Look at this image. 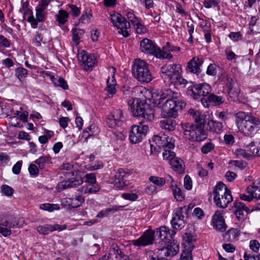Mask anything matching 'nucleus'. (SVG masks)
Masks as SVG:
<instances>
[{"instance_id":"1","label":"nucleus","mask_w":260,"mask_h":260,"mask_svg":"<svg viewBox=\"0 0 260 260\" xmlns=\"http://www.w3.org/2000/svg\"><path fill=\"white\" fill-rule=\"evenodd\" d=\"M178 93L170 88L165 87L160 91L155 90L152 93L153 103L161 107V116L164 118L176 117L179 110L185 107L186 104L177 99Z\"/></svg>"},{"instance_id":"2","label":"nucleus","mask_w":260,"mask_h":260,"mask_svg":"<svg viewBox=\"0 0 260 260\" xmlns=\"http://www.w3.org/2000/svg\"><path fill=\"white\" fill-rule=\"evenodd\" d=\"M128 104V110L134 116L142 117L149 121L154 119V110L145 101L140 99H131Z\"/></svg>"},{"instance_id":"3","label":"nucleus","mask_w":260,"mask_h":260,"mask_svg":"<svg viewBox=\"0 0 260 260\" xmlns=\"http://www.w3.org/2000/svg\"><path fill=\"white\" fill-rule=\"evenodd\" d=\"M206 122H198L196 124L185 123L181 124L185 138L191 142H200L207 138V133L204 130Z\"/></svg>"},{"instance_id":"4","label":"nucleus","mask_w":260,"mask_h":260,"mask_svg":"<svg viewBox=\"0 0 260 260\" xmlns=\"http://www.w3.org/2000/svg\"><path fill=\"white\" fill-rule=\"evenodd\" d=\"M149 64L145 61L137 58L135 59L132 66V73L134 77L142 83H148L152 80V75L149 69Z\"/></svg>"},{"instance_id":"5","label":"nucleus","mask_w":260,"mask_h":260,"mask_svg":"<svg viewBox=\"0 0 260 260\" xmlns=\"http://www.w3.org/2000/svg\"><path fill=\"white\" fill-rule=\"evenodd\" d=\"M160 72L162 77L165 79L168 78L171 83L185 84L187 83V81L181 76V67L180 64H173L163 66L161 68Z\"/></svg>"},{"instance_id":"6","label":"nucleus","mask_w":260,"mask_h":260,"mask_svg":"<svg viewBox=\"0 0 260 260\" xmlns=\"http://www.w3.org/2000/svg\"><path fill=\"white\" fill-rule=\"evenodd\" d=\"M66 174L69 177L72 176V178L59 182L56 186V189L58 191H60L68 188L76 187L82 184L83 182V178L81 176L80 171H76L68 172Z\"/></svg>"},{"instance_id":"7","label":"nucleus","mask_w":260,"mask_h":260,"mask_svg":"<svg viewBox=\"0 0 260 260\" xmlns=\"http://www.w3.org/2000/svg\"><path fill=\"white\" fill-rule=\"evenodd\" d=\"M189 210L186 206L176 208L174 211L173 217L171 221L172 228L174 230H181L185 226V220L184 217H187Z\"/></svg>"},{"instance_id":"8","label":"nucleus","mask_w":260,"mask_h":260,"mask_svg":"<svg viewBox=\"0 0 260 260\" xmlns=\"http://www.w3.org/2000/svg\"><path fill=\"white\" fill-rule=\"evenodd\" d=\"M144 123L140 122L139 125H134L131 127L129 139L133 144L141 142L146 136L149 127L147 125L144 124Z\"/></svg>"},{"instance_id":"9","label":"nucleus","mask_w":260,"mask_h":260,"mask_svg":"<svg viewBox=\"0 0 260 260\" xmlns=\"http://www.w3.org/2000/svg\"><path fill=\"white\" fill-rule=\"evenodd\" d=\"M211 92V87L207 83L196 84L188 88V93L194 100L201 101L202 98H205L209 95Z\"/></svg>"},{"instance_id":"10","label":"nucleus","mask_w":260,"mask_h":260,"mask_svg":"<svg viewBox=\"0 0 260 260\" xmlns=\"http://www.w3.org/2000/svg\"><path fill=\"white\" fill-rule=\"evenodd\" d=\"M111 21L114 26L118 29H120L119 33H121L125 38L129 36L128 31L123 30V29H127L130 27V23L126 19L122 17L120 14L117 13L111 15Z\"/></svg>"},{"instance_id":"11","label":"nucleus","mask_w":260,"mask_h":260,"mask_svg":"<svg viewBox=\"0 0 260 260\" xmlns=\"http://www.w3.org/2000/svg\"><path fill=\"white\" fill-rule=\"evenodd\" d=\"M247 119L241 127V131L244 135L252 136L260 129V118L253 116Z\"/></svg>"},{"instance_id":"12","label":"nucleus","mask_w":260,"mask_h":260,"mask_svg":"<svg viewBox=\"0 0 260 260\" xmlns=\"http://www.w3.org/2000/svg\"><path fill=\"white\" fill-rule=\"evenodd\" d=\"M24 223L21 218H17L10 215H0V225L10 229L20 228Z\"/></svg>"},{"instance_id":"13","label":"nucleus","mask_w":260,"mask_h":260,"mask_svg":"<svg viewBox=\"0 0 260 260\" xmlns=\"http://www.w3.org/2000/svg\"><path fill=\"white\" fill-rule=\"evenodd\" d=\"M155 232L151 230H146L138 239L132 241L133 244L136 246L144 247L153 243L154 240Z\"/></svg>"},{"instance_id":"14","label":"nucleus","mask_w":260,"mask_h":260,"mask_svg":"<svg viewBox=\"0 0 260 260\" xmlns=\"http://www.w3.org/2000/svg\"><path fill=\"white\" fill-rule=\"evenodd\" d=\"M79 60L82 62V66L86 71L91 70L93 67L95 58L91 54H88L86 51L81 50L78 54Z\"/></svg>"},{"instance_id":"15","label":"nucleus","mask_w":260,"mask_h":260,"mask_svg":"<svg viewBox=\"0 0 260 260\" xmlns=\"http://www.w3.org/2000/svg\"><path fill=\"white\" fill-rule=\"evenodd\" d=\"M176 233L174 230L171 231L169 228L161 226L156 229V236L159 237V243L165 244L172 241Z\"/></svg>"},{"instance_id":"16","label":"nucleus","mask_w":260,"mask_h":260,"mask_svg":"<svg viewBox=\"0 0 260 260\" xmlns=\"http://www.w3.org/2000/svg\"><path fill=\"white\" fill-rule=\"evenodd\" d=\"M140 47L142 52L146 53L152 54L156 56L157 50L160 48L151 40L147 39H143L140 43Z\"/></svg>"},{"instance_id":"17","label":"nucleus","mask_w":260,"mask_h":260,"mask_svg":"<svg viewBox=\"0 0 260 260\" xmlns=\"http://www.w3.org/2000/svg\"><path fill=\"white\" fill-rule=\"evenodd\" d=\"M233 211L239 221L243 220L245 217V213H248L249 209L245 204L239 200H236L233 204Z\"/></svg>"},{"instance_id":"18","label":"nucleus","mask_w":260,"mask_h":260,"mask_svg":"<svg viewBox=\"0 0 260 260\" xmlns=\"http://www.w3.org/2000/svg\"><path fill=\"white\" fill-rule=\"evenodd\" d=\"M222 211L217 210L212 217V222L214 228L220 232L226 230V225L222 216Z\"/></svg>"},{"instance_id":"19","label":"nucleus","mask_w":260,"mask_h":260,"mask_svg":"<svg viewBox=\"0 0 260 260\" xmlns=\"http://www.w3.org/2000/svg\"><path fill=\"white\" fill-rule=\"evenodd\" d=\"M217 198L216 201L214 200V202L218 207L221 208H226L228 205L233 200L231 191L228 188L226 189V191H224L223 194L219 196Z\"/></svg>"},{"instance_id":"20","label":"nucleus","mask_w":260,"mask_h":260,"mask_svg":"<svg viewBox=\"0 0 260 260\" xmlns=\"http://www.w3.org/2000/svg\"><path fill=\"white\" fill-rule=\"evenodd\" d=\"M67 228V225L66 224H63L62 225L60 224H45L38 226L37 228V230L40 234L47 235L50 232L57 230L61 231L63 230H66Z\"/></svg>"},{"instance_id":"21","label":"nucleus","mask_w":260,"mask_h":260,"mask_svg":"<svg viewBox=\"0 0 260 260\" xmlns=\"http://www.w3.org/2000/svg\"><path fill=\"white\" fill-rule=\"evenodd\" d=\"M204 62L202 58L194 57L187 63V70L190 73H194L197 75L201 72L200 67Z\"/></svg>"},{"instance_id":"22","label":"nucleus","mask_w":260,"mask_h":260,"mask_svg":"<svg viewBox=\"0 0 260 260\" xmlns=\"http://www.w3.org/2000/svg\"><path fill=\"white\" fill-rule=\"evenodd\" d=\"M162 250H166L165 254L169 256H173L177 254L179 250V245L177 241L173 239L172 241L167 243H161Z\"/></svg>"},{"instance_id":"23","label":"nucleus","mask_w":260,"mask_h":260,"mask_svg":"<svg viewBox=\"0 0 260 260\" xmlns=\"http://www.w3.org/2000/svg\"><path fill=\"white\" fill-rule=\"evenodd\" d=\"M122 117V111L120 109L115 110L109 115L107 120V124L110 127H114L118 125Z\"/></svg>"},{"instance_id":"24","label":"nucleus","mask_w":260,"mask_h":260,"mask_svg":"<svg viewBox=\"0 0 260 260\" xmlns=\"http://www.w3.org/2000/svg\"><path fill=\"white\" fill-rule=\"evenodd\" d=\"M126 175L125 171L123 169H119L114 175V185L119 189H123L126 185L124 178Z\"/></svg>"},{"instance_id":"25","label":"nucleus","mask_w":260,"mask_h":260,"mask_svg":"<svg viewBox=\"0 0 260 260\" xmlns=\"http://www.w3.org/2000/svg\"><path fill=\"white\" fill-rule=\"evenodd\" d=\"M201 102L204 107H207L210 104L213 105H219L223 103L224 100L222 96L211 93L206 98H202Z\"/></svg>"},{"instance_id":"26","label":"nucleus","mask_w":260,"mask_h":260,"mask_svg":"<svg viewBox=\"0 0 260 260\" xmlns=\"http://www.w3.org/2000/svg\"><path fill=\"white\" fill-rule=\"evenodd\" d=\"M170 164L174 168L175 171L179 173H183L184 172V169L183 166V160L179 158L173 156L172 159H170Z\"/></svg>"},{"instance_id":"27","label":"nucleus","mask_w":260,"mask_h":260,"mask_svg":"<svg viewBox=\"0 0 260 260\" xmlns=\"http://www.w3.org/2000/svg\"><path fill=\"white\" fill-rule=\"evenodd\" d=\"M187 112L190 116H192V117L196 123L197 124L198 122H201V123L206 122L205 119L206 116L204 114H203L201 112L196 111L193 109H189Z\"/></svg>"},{"instance_id":"28","label":"nucleus","mask_w":260,"mask_h":260,"mask_svg":"<svg viewBox=\"0 0 260 260\" xmlns=\"http://www.w3.org/2000/svg\"><path fill=\"white\" fill-rule=\"evenodd\" d=\"M207 126L210 132L216 134L220 133L223 128V124L222 122L213 119L208 121Z\"/></svg>"},{"instance_id":"29","label":"nucleus","mask_w":260,"mask_h":260,"mask_svg":"<svg viewBox=\"0 0 260 260\" xmlns=\"http://www.w3.org/2000/svg\"><path fill=\"white\" fill-rule=\"evenodd\" d=\"M240 230L237 229L231 228L223 235V238L226 242L232 241L240 236Z\"/></svg>"},{"instance_id":"30","label":"nucleus","mask_w":260,"mask_h":260,"mask_svg":"<svg viewBox=\"0 0 260 260\" xmlns=\"http://www.w3.org/2000/svg\"><path fill=\"white\" fill-rule=\"evenodd\" d=\"M100 189V186L98 183L89 184L84 185L78 189L79 191L84 193H94L99 191Z\"/></svg>"},{"instance_id":"31","label":"nucleus","mask_w":260,"mask_h":260,"mask_svg":"<svg viewBox=\"0 0 260 260\" xmlns=\"http://www.w3.org/2000/svg\"><path fill=\"white\" fill-rule=\"evenodd\" d=\"M175 121L172 119H167L162 120L160 121L159 126L162 129L168 131V132L173 131L176 126Z\"/></svg>"},{"instance_id":"32","label":"nucleus","mask_w":260,"mask_h":260,"mask_svg":"<svg viewBox=\"0 0 260 260\" xmlns=\"http://www.w3.org/2000/svg\"><path fill=\"white\" fill-rule=\"evenodd\" d=\"M160 144H158L157 146V150L161 148L172 149H173L175 146L174 144L171 142V139L164 134L162 135V139L160 142Z\"/></svg>"},{"instance_id":"33","label":"nucleus","mask_w":260,"mask_h":260,"mask_svg":"<svg viewBox=\"0 0 260 260\" xmlns=\"http://www.w3.org/2000/svg\"><path fill=\"white\" fill-rule=\"evenodd\" d=\"M226 186L222 182H218L215 186L213 193L214 194V200H216L219 196L223 194L226 189Z\"/></svg>"},{"instance_id":"34","label":"nucleus","mask_w":260,"mask_h":260,"mask_svg":"<svg viewBox=\"0 0 260 260\" xmlns=\"http://www.w3.org/2000/svg\"><path fill=\"white\" fill-rule=\"evenodd\" d=\"M67 203L69 204L71 208H76L84 202V198L82 196H76L75 198L68 199Z\"/></svg>"},{"instance_id":"35","label":"nucleus","mask_w":260,"mask_h":260,"mask_svg":"<svg viewBox=\"0 0 260 260\" xmlns=\"http://www.w3.org/2000/svg\"><path fill=\"white\" fill-rule=\"evenodd\" d=\"M170 188L172 189L174 198L179 201H182L185 198V194L181 189L177 185H171Z\"/></svg>"},{"instance_id":"36","label":"nucleus","mask_w":260,"mask_h":260,"mask_svg":"<svg viewBox=\"0 0 260 260\" xmlns=\"http://www.w3.org/2000/svg\"><path fill=\"white\" fill-rule=\"evenodd\" d=\"M253 116L251 113H245L244 112H239L236 115V117L237 119H239L240 121L239 127H241L244 125V122L248 121V118H251Z\"/></svg>"},{"instance_id":"37","label":"nucleus","mask_w":260,"mask_h":260,"mask_svg":"<svg viewBox=\"0 0 260 260\" xmlns=\"http://www.w3.org/2000/svg\"><path fill=\"white\" fill-rule=\"evenodd\" d=\"M35 162L37 164L41 169H43L46 164L51 163L50 157L48 156H42L35 161Z\"/></svg>"},{"instance_id":"38","label":"nucleus","mask_w":260,"mask_h":260,"mask_svg":"<svg viewBox=\"0 0 260 260\" xmlns=\"http://www.w3.org/2000/svg\"><path fill=\"white\" fill-rule=\"evenodd\" d=\"M110 252H112L113 253V257L115 256V259L119 260L118 258H121L124 256V254L121 251V249L116 244H112L111 245V249Z\"/></svg>"},{"instance_id":"39","label":"nucleus","mask_w":260,"mask_h":260,"mask_svg":"<svg viewBox=\"0 0 260 260\" xmlns=\"http://www.w3.org/2000/svg\"><path fill=\"white\" fill-rule=\"evenodd\" d=\"M51 79L53 83L57 86H59L63 89L66 90L68 89V85L67 82L62 78H55L53 76L51 77Z\"/></svg>"},{"instance_id":"40","label":"nucleus","mask_w":260,"mask_h":260,"mask_svg":"<svg viewBox=\"0 0 260 260\" xmlns=\"http://www.w3.org/2000/svg\"><path fill=\"white\" fill-rule=\"evenodd\" d=\"M57 17L56 20L60 24H64L67 21V18L69 17V13L67 11L64 10H60L58 13L56 15Z\"/></svg>"},{"instance_id":"41","label":"nucleus","mask_w":260,"mask_h":260,"mask_svg":"<svg viewBox=\"0 0 260 260\" xmlns=\"http://www.w3.org/2000/svg\"><path fill=\"white\" fill-rule=\"evenodd\" d=\"M72 31L73 41L78 45L79 43L80 39L83 36L85 31L82 29L75 28L72 30Z\"/></svg>"},{"instance_id":"42","label":"nucleus","mask_w":260,"mask_h":260,"mask_svg":"<svg viewBox=\"0 0 260 260\" xmlns=\"http://www.w3.org/2000/svg\"><path fill=\"white\" fill-rule=\"evenodd\" d=\"M15 75L18 79L22 81L27 75V70L22 67H18L15 69Z\"/></svg>"},{"instance_id":"43","label":"nucleus","mask_w":260,"mask_h":260,"mask_svg":"<svg viewBox=\"0 0 260 260\" xmlns=\"http://www.w3.org/2000/svg\"><path fill=\"white\" fill-rule=\"evenodd\" d=\"M40 208L43 210L51 212L55 210H59L58 204H51L49 203L42 204L40 205Z\"/></svg>"},{"instance_id":"44","label":"nucleus","mask_w":260,"mask_h":260,"mask_svg":"<svg viewBox=\"0 0 260 260\" xmlns=\"http://www.w3.org/2000/svg\"><path fill=\"white\" fill-rule=\"evenodd\" d=\"M66 10L69 11V14H70L74 17H77L80 14V9L76 5H67Z\"/></svg>"},{"instance_id":"45","label":"nucleus","mask_w":260,"mask_h":260,"mask_svg":"<svg viewBox=\"0 0 260 260\" xmlns=\"http://www.w3.org/2000/svg\"><path fill=\"white\" fill-rule=\"evenodd\" d=\"M149 180L153 183L155 186L157 185L159 187H161L165 184V180L161 177L150 176L149 178Z\"/></svg>"},{"instance_id":"46","label":"nucleus","mask_w":260,"mask_h":260,"mask_svg":"<svg viewBox=\"0 0 260 260\" xmlns=\"http://www.w3.org/2000/svg\"><path fill=\"white\" fill-rule=\"evenodd\" d=\"M158 52H156V57L161 59H170L173 58V55L170 53H168L166 51L161 50L160 49L157 50Z\"/></svg>"},{"instance_id":"47","label":"nucleus","mask_w":260,"mask_h":260,"mask_svg":"<svg viewBox=\"0 0 260 260\" xmlns=\"http://www.w3.org/2000/svg\"><path fill=\"white\" fill-rule=\"evenodd\" d=\"M1 191L3 194L8 197H11L13 195L14 189L8 185H3L1 186Z\"/></svg>"},{"instance_id":"48","label":"nucleus","mask_w":260,"mask_h":260,"mask_svg":"<svg viewBox=\"0 0 260 260\" xmlns=\"http://www.w3.org/2000/svg\"><path fill=\"white\" fill-rule=\"evenodd\" d=\"M121 197L126 200L133 202L136 201L138 199V195L133 192L123 193L121 194Z\"/></svg>"},{"instance_id":"49","label":"nucleus","mask_w":260,"mask_h":260,"mask_svg":"<svg viewBox=\"0 0 260 260\" xmlns=\"http://www.w3.org/2000/svg\"><path fill=\"white\" fill-rule=\"evenodd\" d=\"M247 149H238L236 150V153L238 157H242L246 159H249L251 157V154L247 152Z\"/></svg>"},{"instance_id":"50","label":"nucleus","mask_w":260,"mask_h":260,"mask_svg":"<svg viewBox=\"0 0 260 260\" xmlns=\"http://www.w3.org/2000/svg\"><path fill=\"white\" fill-rule=\"evenodd\" d=\"M162 135L160 134L158 135H155L153 136V138L152 139V143H154L156 146H155L153 144L150 143V146H151V149H152L153 147H154V149H157V146L158 144H160V142L161 141V139H162Z\"/></svg>"},{"instance_id":"51","label":"nucleus","mask_w":260,"mask_h":260,"mask_svg":"<svg viewBox=\"0 0 260 260\" xmlns=\"http://www.w3.org/2000/svg\"><path fill=\"white\" fill-rule=\"evenodd\" d=\"M136 31L138 34H144L147 31L146 27L142 25L139 20L134 24Z\"/></svg>"},{"instance_id":"52","label":"nucleus","mask_w":260,"mask_h":260,"mask_svg":"<svg viewBox=\"0 0 260 260\" xmlns=\"http://www.w3.org/2000/svg\"><path fill=\"white\" fill-rule=\"evenodd\" d=\"M85 182L89 184H96V179L95 175L93 173L86 174L85 175Z\"/></svg>"},{"instance_id":"53","label":"nucleus","mask_w":260,"mask_h":260,"mask_svg":"<svg viewBox=\"0 0 260 260\" xmlns=\"http://www.w3.org/2000/svg\"><path fill=\"white\" fill-rule=\"evenodd\" d=\"M246 148L247 149V151L249 152V154H251V157L252 155H255L257 156V154L256 153H253V149H257V150H259L258 149H260L259 147H255V144L254 142H251L249 144L246 145ZM256 151L254 150V152H255Z\"/></svg>"},{"instance_id":"54","label":"nucleus","mask_w":260,"mask_h":260,"mask_svg":"<svg viewBox=\"0 0 260 260\" xmlns=\"http://www.w3.org/2000/svg\"><path fill=\"white\" fill-rule=\"evenodd\" d=\"M50 0H41L39 5L36 7V10L43 12L49 5Z\"/></svg>"},{"instance_id":"55","label":"nucleus","mask_w":260,"mask_h":260,"mask_svg":"<svg viewBox=\"0 0 260 260\" xmlns=\"http://www.w3.org/2000/svg\"><path fill=\"white\" fill-rule=\"evenodd\" d=\"M218 4V0H205L203 2L204 6L207 9L215 7Z\"/></svg>"},{"instance_id":"56","label":"nucleus","mask_w":260,"mask_h":260,"mask_svg":"<svg viewBox=\"0 0 260 260\" xmlns=\"http://www.w3.org/2000/svg\"><path fill=\"white\" fill-rule=\"evenodd\" d=\"M164 152L162 153L163 158L164 159L169 160L172 159L173 156H175V153L171 151V149L168 148L164 149Z\"/></svg>"},{"instance_id":"57","label":"nucleus","mask_w":260,"mask_h":260,"mask_svg":"<svg viewBox=\"0 0 260 260\" xmlns=\"http://www.w3.org/2000/svg\"><path fill=\"white\" fill-rule=\"evenodd\" d=\"M260 245L256 240H251L249 242V248L254 252H257L259 249Z\"/></svg>"},{"instance_id":"58","label":"nucleus","mask_w":260,"mask_h":260,"mask_svg":"<svg viewBox=\"0 0 260 260\" xmlns=\"http://www.w3.org/2000/svg\"><path fill=\"white\" fill-rule=\"evenodd\" d=\"M214 146L212 143H207L202 147V152L204 154H207L210 152L214 148Z\"/></svg>"},{"instance_id":"59","label":"nucleus","mask_w":260,"mask_h":260,"mask_svg":"<svg viewBox=\"0 0 260 260\" xmlns=\"http://www.w3.org/2000/svg\"><path fill=\"white\" fill-rule=\"evenodd\" d=\"M229 38L233 41L236 42L242 39L241 33L238 32H232L229 35Z\"/></svg>"},{"instance_id":"60","label":"nucleus","mask_w":260,"mask_h":260,"mask_svg":"<svg viewBox=\"0 0 260 260\" xmlns=\"http://www.w3.org/2000/svg\"><path fill=\"white\" fill-rule=\"evenodd\" d=\"M232 164L235 167L239 168L241 170H244L247 166V163L243 160H233Z\"/></svg>"},{"instance_id":"61","label":"nucleus","mask_w":260,"mask_h":260,"mask_svg":"<svg viewBox=\"0 0 260 260\" xmlns=\"http://www.w3.org/2000/svg\"><path fill=\"white\" fill-rule=\"evenodd\" d=\"M157 192V187L154 185H148L145 188V192L149 195L155 194Z\"/></svg>"},{"instance_id":"62","label":"nucleus","mask_w":260,"mask_h":260,"mask_svg":"<svg viewBox=\"0 0 260 260\" xmlns=\"http://www.w3.org/2000/svg\"><path fill=\"white\" fill-rule=\"evenodd\" d=\"M184 186L187 190H190L192 188V181L188 175H186L184 179Z\"/></svg>"},{"instance_id":"63","label":"nucleus","mask_w":260,"mask_h":260,"mask_svg":"<svg viewBox=\"0 0 260 260\" xmlns=\"http://www.w3.org/2000/svg\"><path fill=\"white\" fill-rule=\"evenodd\" d=\"M178 260H193L191 251H183Z\"/></svg>"},{"instance_id":"64","label":"nucleus","mask_w":260,"mask_h":260,"mask_svg":"<svg viewBox=\"0 0 260 260\" xmlns=\"http://www.w3.org/2000/svg\"><path fill=\"white\" fill-rule=\"evenodd\" d=\"M91 13H85V14H82L79 19V23H88L90 21V18L92 17Z\"/></svg>"}]
</instances>
